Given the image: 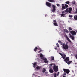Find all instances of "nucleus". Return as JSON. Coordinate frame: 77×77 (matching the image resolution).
Masks as SVG:
<instances>
[{"label": "nucleus", "mask_w": 77, "mask_h": 77, "mask_svg": "<svg viewBox=\"0 0 77 77\" xmlns=\"http://www.w3.org/2000/svg\"><path fill=\"white\" fill-rule=\"evenodd\" d=\"M37 50H38V48L37 47H35V48L34 49V50L35 52H36L37 51Z\"/></svg>", "instance_id": "nucleus-18"}, {"label": "nucleus", "mask_w": 77, "mask_h": 77, "mask_svg": "<svg viewBox=\"0 0 77 77\" xmlns=\"http://www.w3.org/2000/svg\"><path fill=\"white\" fill-rule=\"evenodd\" d=\"M70 37L71 38V39L73 41L74 40V37L73 35H70Z\"/></svg>", "instance_id": "nucleus-12"}, {"label": "nucleus", "mask_w": 77, "mask_h": 77, "mask_svg": "<svg viewBox=\"0 0 77 77\" xmlns=\"http://www.w3.org/2000/svg\"><path fill=\"white\" fill-rule=\"evenodd\" d=\"M53 24L55 26H58V25L56 23H54Z\"/></svg>", "instance_id": "nucleus-23"}, {"label": "nucleus", "mask_w": 77, "mask_h": 77, "mask_svg": "<svg viewBox=\"0 0 77 77\" xmlns=\"http://www.w3.org/2000/svg\"><path fill=\"white\" fill-rule=\"evenodd\" d=\"M69 30H72V28L71 27H69Z\"/></svg>", "instance_id": "nucleus-33"}, {"label": "nucleus", "mask_w": 77, "mask_h": 77, "mask_svg": "<svg viewBox=\"0 0 77 77\" xmlns=\"http://www.w3.org/2000/svg\"><path fill=\"white\" fill-rule=\"evenodd\" d=\"M72 10V8L71 7L69 8V10H68V12H69L70 14L71 13V11Z\"/></svg>", "instance_id": "nucleus-7"}, {"label": "nucleus", "mask_w": 77, "mask_h": 77, "mask_svg": "<svg viewBox=\"0 0 77 77\" xmlns=\"http://www.w3.org/2000/svg\"><path fill=\"white\" fill-rule=\"evenodd\" d=\"M57 46L58 47H59V44L58 43H57L56 44Z\"/></svg>", "instance_id": "nucleus-34"}, {"label": "nucleus", "mask_w": 77, "mask_h": 77, "mask_svg": "<svg viewBox=\"0 0 77 77\" xmlns=\"http://www.w3.org/2000/svg\"><path fill=\"white\" fill-rule=\"evenodd\" d=\"M48 1L49 2H50L51 3H54L55 2V1H54V0H48Z\"/></svg>", "instance_id": "nucleus-15"}, {"label": "nucleus", "mask_w": 77, "mask_h": 77, "mask_svg": "<svg viewBox=\"0 0 77 77\" xmlns=\"http://www.w3.org/2000/svg\"><path fill=\"white\" fill-rule=\"evenodd\" d=\"M62 10H64V9H66V7H65V6H64V4H62Z\"/></svg>", "instance_id": "nucleus-11"}, {"label": "nucleus", "mask_w": 77, "mask_h": 77, "mask_svg": "<svg viewBox=\"0 0 77 77\" xmlns=\"http://www.w3.org/2000/svg\"><path fill=\"white\" fill-rule=\"evenodd\" d=\"M70 3V2L69 1H67L66 2V4H69Z\"/></svg>", "instance_id": "nucleus-31"}, {"label": "nucleus", "mask_w": 77, "mask_h": 77, "mask_svg": "<svg viewBox=\"0 0 77 77\" xmlns=\"http://www.w3.org/2000/svg\"><path fill=\"white\" fill-rule=\"evenodd\" d=\"M46 5L48 7H51V4L48 2H46Z\"/></svg>", "instance_id": "nucleus-6"}, {"label": "nucleus", "mask_w": 77, "mask_h": 77, "mask_svg": "<svg viewBox=\"0 0 77 77\" xmlns=\"http://www.w3.org/2000/svg\"><path fill=\"white\" fill-rule=\"evenodd\" d=\"M57 6H60V5H59V4H57Z\"/></svg>", "instance_id": "nucleus-39"}, {"label": "nucleus", "mask_w": 77, "mask_h": 77, "mask_svg": "<svg viewBox=\"0 0 77 77\" xmlns=\"http://www.w3.org/2000/svg\"><path fill=\"white\" fill-rule=\"evenodd\" d=\"M61 45H63V43H61Z\"/></svg>", "instance_id": "nucleus-47"}, {"label": "nucleus", "mask_w": 77, "mask_h": 77, "mask_svg": "<svg viewBox=\"0 0 77 77\" xmlns=\"http://www.w3.org/2000/svg\"><path fill=\"white\" fill-rule=\"evenodd\" d=\"M66 38H67V39L68 40V39H69V38H68V36H66Z\"/></svg>", "instance_id": "nucleus-41"}, {"label": "nucleus", "mask_w": 77, "mask_h": 77, "mask_svg": "<svg viewBox=\"0 0 77 77\" xmlns=\"http://www.w3.org/2000/svg\"><path fill=\"white\" fill-rule=\"evenodd\" d=\"M58 42L59 43H62V42L60 40H59Z\"/></svg>", "instance_id": "nucleus-38"}, {"label": "nucleus", "mask_w": 77, "mask_h": 77, "mask_svg": "<svg viewBox=\"0 0 77 77\" xmlns=\"http://www.w3.org/2000/svg\"><path fill=\"white\" fill-rule=\"evenodd\" d=\"M37 50H41V48H40V47L37 48Z\"/></svg>", "instance_id": "nucleus-35"}, {"label": "nucleus", "mask_w": 77, "mask_h": 77, "mask_svg": "<svg viewBox=\"0 0 77 77\" xmlns=\"http://www.w3.org/2000/svg\"><path fill=\"white\" fill-rule=\"evenodd\" d=\"M57 47L55 48V50H57Z\"/></svg>", "instance_id": "nucleus-44"}, {"label": "nucleus", "mask_w": 77, "mask_h": 77, "mask_svg": "<svg viewBox=\"0 0 77 77\" xmlns=\"http://www.w3.org/2000/svg\"><path fill=\"white\" fill-rule=\"evenodd\" d=\"M63 70L64 72H65V73H66L67 74H69V72H70V71L69 69H63Z\"/></svg>", "instance_id": "nucleus-5"}, {"label": "nucleus", "mask_w": 77, "mask_h": 77, "mask_svg": "<svg viewBox=\"0 0 77 77\" xmlns=\"http://www.w3.org/2000/svg\"><path fill=\"white\" fill-rule=\"evenodd\" d=\"M69 17H72V15H69Z\"/></svg>", "instance_id": "nucleus-40"}, {"label": "nucleus", "mask_w": 77, "mask_h": 77, "mask_svg": "<svg viewBox=\"0 0 77 77\" xmlns=\"http://www.w3.org/2000/svg\"><path fill=\"white\" fill-rule=\"evenodd\" d=\"M75 14H77V8L76 9V11L75 12Z\"/></svg>", "instance_id": "nucleus-42"}, {"label": "nucleus", "mask_w": 77, "mask_h": 77, "mask_svg": "<svg viewBox=\"0 0 77 77\" xmlns=\"http://www.w3.org/2000/svg\"><path fill=\"white\" fill-rule=\"evenodd\" d=\"M64 75H66V73H64Z\"/></svg>", "instance_id": "nucleus-45"}, {"label": "nucleus", "mask_w": 77, "mask_h": 77, "mask_svg": "<svg viewBox=\"0 0 77 77\" xmlns=\"http://www.w3.org/2000/svg\"><path fill=\"white\" fill-rule=\"evenodd\" d=\"M71 62H72V61H69L67 62V64L68 65H70L71 63Z\"/></svg>", "instance_id": "nucleus-19"}, {"label": "nucleus", "mask_w": 77, "mask_h": 77, "mask_svg": "<svg viewBox=\"0 0 77 77\" xmlns=\"http://www.w3.org/2000/svg\"><path fill=\"white\" fill-rule=\"evenodd\" d=\"M45 71H46V69H45L44 68L43 69V71H42V72L44 73V72H45Z\"/></svg>", "instance_id": "nucleus-20"}, {"label": "nucleus", "mask_w": 77, "mask_h": 77, "mask_svg": "<svg viewBox=\"0 0 77 77\" xmlns=\"http://www.w3.org/2000/svg\"><path fill=\"white\" fill-rule=\"evenodd\" d=\"M67 40L69 42H70V43H71L72 42L71 41V40L69 39V38H68Z\"/></svg>", "instance_id": "nucleus-28"}, {"label": "nucleus", "mask_w": 77, "mask_h": 77, "mask_svg": "<svg viewBox=\"0 0 77 77\" xmlns=\"http://www.w3.org/2000/svg\"><path fill=\"white\" fill-rule=\"evenodd\" d=\"M66 57V55H65V54H63L62 56V58H63V59H65Z\"/></svg>", "instance_id": "nucleus-13"}, {"label": "nucleus", "mask_w": 77, "mask_h": 77, "mask_svg": "<svg viewBox=\"0 0 77 77\" xmlns=\"http://www.w3.org/2000/svg\"><path fill=\"white\" fill-rule=\"evenodd\" d=\"M38 77H40V76H38Z\"/></svg>", "instance_id": "nucleus-51"}, {"label": "nucleus", "mask_w": 77, "mask_h": 77, "mask_svg": "<svg viewBox=\"0 0 77 77\" xmlns=\"http://www.w3.org/2000/svg\"><path fill=\"white\" fill-rule=\"evenodd\" d=\"M58 73H59V72H58Z\"/></svg>", "instance_id": "nucleus-52"}, {"label": "nucleus", "mask_w": 77, "mask_h": 77, "mask_svg": "<svg viewBox=\"0 0 77 77\" xmlns=\"http://www.w3.org/2000/svg\"><path fill=\"white\" fill-rule=\"evenodd\" d=\"M32 64H33V67L34 68H36V66H37V63L35 62L34 63H33Z\"/></svg>", "instance_id": "nucleus-10"}, {"label": "nucleus", "mask_w": 77, "mask_h": 77, "mask_svg": "<svg viewBox=\"0 0 77 77\" xmlns=\"http://www.w3.org/2000/svg\"><path fill=\"white\" fill-rule=\"evenodd\" d=\"M63 48L64 50H68L69 48V46L67 44L63 43L62 45Z\"/></svg>", "instance_id": "nucleus-2"}, {"label": "nucleus", "mask_w": 77, "mask_h": 77, "mask_svg": "<svg viewBox=\"0 0 77 77\" xmlns=\"http://www.w3.org/2000/svg\"><path fill=\"white\" fill-rule=\"evenodd\" d=\"M74 18L75 20H77V16L75 15L74 16Z\"/></svg>", "instance_id": "nucleus-21"}, {"label": "nucleus", "mask_w": 77, "mask_h": 77, "mask_svg": "<svg viewBox=\"0 0 77 77\" xmlns=\"http://www.w3.org/2000/svg\"><path fill=\"white\" fill-rule=\"evenodd\" d=\"M76 33H77V31H76Z\"/></svg>", "instance_id": "nucleus-50"}, {"label": "nucleus", "mask_w": 77, "mask_h": 77, "mask_svg": "<svg viewBox=\"0 0 77 77\" xmlns=\"http://www.w3.org/2000/svg\"><path fill=\"white\" fill-rule=\"evenodd\" d=\"M65 6L66 8H68V5L67 4H65Z\"/></svg>", "instance_id": "nucleus-32"}, {"label": "nucleus", "mask_w": 77, "mask_h": 77, "mask_svg": "<svg viewBox=\"0 0 77 77\" xmlns=\"http://www.w3.org/2000/svg\"><path fill=\"white\" fill-rule=\"evenodd\" d=\"M68 44V42H67L66 43V44Z\"/></svg>", "instance_id": "nucleus-46"}, {"label": "nucleus", "mask_w": 77, "mask_h": 77, "mask_svg": "<svg viewBox=\"0 0 77 77\" xmlns=\"http://www.w3.org/2000/svg\"><path fill=\"white\" fill-rule=\"evenodd\" d=\"M53 23H56V21L55 20H54L53 21Z\"/></svg>", "instance_id": "nucleus-36"}, {"label": "nucleus", "mask_w": 77, "mask_h": 77, "mask_svg": "<svg viewBox=\"0 0 77 77\" xmlns=\"http://www.w3.org/2000/svg\"><path fill=\"white\" fill-rule=\"evenodd\" d=\"M52 8V12H56V6L53 5Z\"/></svg>", "instance_id": "nucleus-4"}, {"label": "nucleus", "mask_w": 77, "mask_h": 77, "mask_svg": "<svg viewBox=\"0 0 77 77\" xmlns=\"http://www.w3.org/2000/svg\"><path fill=\"white\" fill-rule=\"evenodd\" d=\"M64 31L65 32H66V33H68V32H69V31H68V30H67L66 29H65L64 30Z\"/></svg>", "instance_id": "nucleus-16"}, {"label": "nucleus", "mask_w": 77, "mask_h": 77, "mask_svg": "<svg viewBox=\"0 0 77 77\" xmlns=\"http://www.w3.org/2000/svg\"><path fill=\"white\" fill-rule=\"evenodd\" d=\"M65 14H64L62 13V14H61V17H65Z\"/></svg>", "instance_id": "nucleus-17"}, {"label": "nucleus", "mask_w": 77, "mask_h": 77, "mask_svg": "<svg viewBox=\"0 0 77 77\" xmlns=\"http://www.w3.org/2000/svg\"><path fill=\"white\" fill-rule=\"evenodd\" d=\"M54 77H57V75L56 74V73H55L54 74Z\"/></svg>", "instance_id": "nucleus-29"}, {"label": "nucleus", "mask_w": 77, "mask_h": 77, "mask_svg": "<svg viewBox=\"0 0 77 77\" xmlns=\"http://www.w3.org/2000/svg\"><path fill=\"white\" fill-rule=\"evenodd\" d=\"M64 12H67V13H68V8H67L66 10H65Z\"/></svg>", "instance_id": "nucleus-30"}, {"label": "nucleus", "mask_w": 77, "mask_h": 77, "mask_svg": "<svg viewBox=\"0 0 77 77\" xmlns=\"http://www.w3.org/2000/svg\"><path fill=\"white\" fill-rule=\"evenodd\" d=\"M65 11H63L62 12V14H64V13H65L64 12Z\"/></svg>", "instance_id": "nucleus-43"}, {"label": "nucleus", "mask_w": 77, "mask_h": 77, "mask_svg": "<svg viewBox=\"0 0 77 77\" xmlns=\"http://www.w3.org/2000/svg\"><path fill=\"white\" fill-rule=\"evenodd\" d=\"M50 65L51 66L49 67V68H51L52 65H54L53 67V69L55 72H57L58 71V66H56L55 64H50Z\"/></svg>", "instance_id": "nucleus-1"}, {"label": "nucleus", "mask_w": 77, "mask_h": 77, "mask_svg": "<svg viewBox=\"0 0 77 77\" xmlns=\"http://www.w3.org/2000/svg\"><path fill=\"white\" fill-rule=\"evenodd\" d=\"M43 60L45 63H48V61H47V58H43Z\"/></svg>", "instance_id": "nucleus-9"}, {"label": "nucleus", "mask_w": 77, "mask_h": 77, "mask_svg": "<svg viewBox=\"0 0 77 77\" xmlns=\"http://www.w3.org/2000/svg\"><path fill=\"white\" fill-rule=\"evenodd\" d=\"M49 72L50 73H53V70L52 68H51L49 70Z\"/></svg>", "instance_id": "nucleus-14"}, {"label": "nucleus", "mask_w": 77, "mask_h": 77, "mask_svg": "<svg viewBox=\"0 0 77 77\" xmlns=\"http://www.w3.org/2000/svg\"><path fill=\"white\" fill-rule=\"evenodd\" d=\"M69 57H66V58L64 59V61L66 63H67L69 60Z\"/></svg>", "instance_id": "nucleus-3"}, {"label": "nucleus", "mask_w": 77, "mask_h": 77, "mask_svg": "<svg viewBox=\"0 0 77 77\" xmlns=\"http://www.w3.org/2000/svg\"><path fill=\"white\" fill-rule=\"evenodd\" d=\"M58 75H59L58 74L57 75V76H58Z\"/></svg>", "instance_id": "nucleus-48"}, {"label": "nucleus", "mask_w": 77, "mask_h": 77, "mask_svg": "<svg viewBox=\"0 0 77 77\" xmlns=\"http://www.w3.org/2000/svg\"><path fill=\"white\" fill-rule=\"evenodd\" d=\"M43 55H42V54H41L40 55V57L41 58V59H42V57H43Z\"/></svg>", "instance_id": "nucleus-26"}, {"label": "nucleus", "mask_w": 77, "mask_h": 77, "mask_svg": "<svg viewBox=\"0 0 77 77\" xmlns=\"http://www.w3.org/2000/svg\"><path fill=\"white\" fill-rule=\"evenodd\" d=\"M51 60H54V57L51 56Z\"/></svg>", "instance_id": "nucleus-24"}, {"label": "nucleus", "mask_w": 77, "mask_h": 77, "mask_svg": "<svg viewBox=\"0 0 77 77\" xmlns=\"http://www.w3.org/2000/svg\"><path fill=\"white\" fill-rule=\"evenodd\" d=\"M59 54H60L61 56H62V55H63V54L61 53H59Z\"/></svg>", "instance_id": "nucleus-37"}, {"label": "nucleus", "mask_w": 77, "mask_h": 77, "mask_svg": "<svg viewBox=\"0 0 77 77\" xmlns=\"http://www.w3.org/2000/svg\"><path fill=\"white\" fill-rule=\"evenodd\" d=\"M46 74H47V72H45Z\"/></svg>", "instance_id": "nucleus-49"}, {"label": "nucleus", "mask_w": 77, "mask_h": 77, "mask_svg": "<svg viewBox=\"0 0 77 77\" xmlns=\"http://www.w3.org/2000/svg\"><path fill=\"white\" fill-rule=\"evenodd\" d=\"M40 50V51H38V53H41V52H42L43 51L41 49Z\"/></svg>", "instance_id": "nucleus-25"}, {"label": "nucleus", "mask_w": 77, "mask_h": 77, "mask_svg": "<svg viewBox=\"0 0 77 77\" xmlns=\"http://www.w3.org/2000/svg\"><path fill=\"white\" fill-rule=\"evenodd\" d=\"M70 33L71 34V35H76V34H77L74 31H71L70 32Z\"/></svg>", "instance_id": "nucleus-8"}, {"label": "nucleus", "mask_w": 77, "mask_h": 77, "mask_svg": "<svg viewBox=\"0 0 77 77\" xmlns=\"http://www.w3.org/2000/svg\"><path fill=\"white\" fill-rule=\"evenodd\" d=\"M37 69L38 70L41 69V67H39V66H37L36 67Z\"/></svg>", "instance_id": "nucleus-22"}, {"label": "nucleus", "mask_w": 77, "mask_h": 77, "mask_svg": "<svg viewBox=\"0 0 77 77\" xmlns=\"http://www.w3.org/2000/svg\"><path fill=\"white\" fill-rule=\"evenodd\" d=\"M72 4H73V5H75V1H74L72 2Z\"/></svg>", "instance_id": "nucleus-27"}]
</instances>
